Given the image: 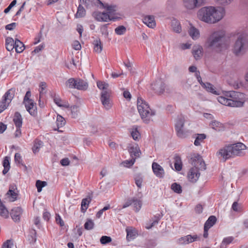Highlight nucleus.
<instances>
[{"mask_svg": "<svg viewBox=\"0 0 248 248\" xmlns=\"http://www.w3.org/2000/svg\"><path fill=\"white\" fill-rule=\"evenodd\" d=\"M232 208L233 211L236 212H240L242 209L241 205L236 202L233 203Z\"/></svg>", "mask_w": 248, "mask_h": 248, "instance_id": "obj_57", "label": "nucleus"}, {"mask_svg": "<svg viewBox=\"0 0 248 248\" xmlns=\"http://www.w3.org/2000/svg\"><path fill=\"white\" fill-rule=\"evenodd\" d=\"M97 87L100 89L104 91H109L108 88L109 86L108 84L104 82L99 81L97 82Z\"/></svg>", "mask_w": 248, "mask_h": 248, "instance_id": "obj_48", "label": "nucleus"}, {"mask_svg": "<svg viewBox=\"0 0 248 248\" xmlns=\"http://www.w3.org/2000/svg\"><path fill=\"white\" fill-rule=\"evenodd\" d=\"M135 162V158H132V159L130 160H125L123 162L122 164L124 167H130L132 166Z\"/></svg>", "mask_w": 248, "mask_h": 248, "instance_id": "obj_56", "label": "nucleus"}, {"mask_svg": "<svg viewBox=\"0 0 248 248\" xmlns=\"http://www.w3.org/2000/svg\"><path fill=\"white\" fill-rule=\"evenodd\" d=\"M190 163L194 166L189 169L187 174V178L191 183H196L199 179L200 173V170L206 169L205 164L202 157L198 154H194L190 159Z\"/></svg>", "mask_w": 248, "mask_h": 248, "instance_id": "obj_2", "label": "nucleus"}, {"mask_svg": "<svg viewBox=\"0 0 248 248\" xmlns=\"http://www.w3.org/2000/svg\"><path fill=\"white\" fill-rule=\"evenodd\" d=\"M43 142L39 140L38 139H36L34 141V144L32 148V150L33 153L36 154L38 152L39 149L42 146Z\"/></svg>", "mask_w": 248, "mask_h": 248, "instance_id": "obj_41", "label": "nucleus"}, {"mask_svg": "<svg viewBox=\"0 0 248 248\" xmlns=\"http://www.w3.org/2000/svg\"><path fill=\"white\" fill-rule=\"evenodd\" d=\"M203 87L205 88L208 92L213 94H219V92L216 90L214 86L209 83H203Z\"/></svg>", "mask_w": 248, "mask_h": 248, "instance_id": "obj_37", "label": "nucleus"}, {"mask_svg": "<svg viewBox=\"0 0 248 248\" xmlns=\"http://www.w3.org/2000/svg\"><path fill=\"white\" fill-rule=\"evenodd\" d=\"M233 240V237L232 236H229L224 238L222 241L220 245V248H227V246L231 244Z\"/></svg>", "mask_w": 248, "mask_h": 248, "instance_id": "obj_40", "label": "nucleus"}, {"mask_svg": "<svg viewBox=\"0 0 248 248\" xmlns=\"http://www.w3.org/2000/svg\"><path fill=\"white\" fill-rule=\"evenodd\" d=\"M54 101L57 105L59 107H64V108H68V104L67 102H64L61 100L59 97H55L54 98Z\"/></svg>", "mask_w": 248, "mask_h": 248, "instance_id": "obj_43", "label": "nucleus"}, {"mask_svg": "<svg viewBox=\"0 0 248 248\" xmlns=\"http://www.w3.org/2000/svg\"><path fill=\"white\" fill-rule=\"evenodd\" d=\"M205 0H183L184 6L187 9L193 10L202 5Z\"/></svg>", "mask_w": 248, "mask_h": 248, "instance_id": "obj_11", "label": "nucleus"}, {"mask_svg": "<svg viewBox=\"0 0 248 248\" xmlns=\"http://www.w3.org/2000/svg\"><path fill=\"white\" fill-rule=\"evenodd\" d=\"M174 167L177 171H180L182 169V162L179 156H175L174 157Z\"/></svg>", "mask_w": 248, "mask_h": 248, "instance_id": "obj_39", "label": "nucleus"}, {"mask_svg": "<svg viewBox=\"0 0 248 248\" xmlns=\"http://www.w3.org/2000/svg\"><path fill=\"white\" fill-rule=\"evenodd\" d=\"M46 185L47 183L46 181H42L41 180H37L35 184L38 192H40L42 190V188Z\"/></svg>", "mask_w": 248, "mask_h": 248, "instance_id": "obj_47", "label": "nucleus"}, {"mask_svg": "<svg viewBox=\"0 0 248 248\" xmlns=\"http://www.w3.org/2000/svg\"><path fill=\"white\" fill-rule=\"evenodd\" d=\"M94 227V223L91 219H88L84 224V228L86 230H90L93 229Z\"/></svg>", "mask_w": 248, "mask_h": 248, "instance_id": "obj_52", "label": "nucleus"}, {"mask_svg": "<svg viewBox=\"0 0 248 248\" xmlns=\"http://www.w3.org/2000/svg\"><path fill=\"white\" fill-rule=\"evenodd\" d=\"M184 123L185 118L183 116H181L177 119L175 124V129L177 135L181 138H184L186 137V133L183 130Z\"/></svg>", "mask_w": 248, "mask_h": 248, "instance_id": "obj_8", "label": "nucleus"}, {"mask_svg": "<svg viewBox=\"0 0 248 248\" xmlns=\"http://www.w3.org/2000/svg\"><path fill=\"white\" fill-rule=\"evenodd\" d=\"M199 19L209 24H214L220 21L222 16H199Z\"/></svg>", "mask_w": 248, "mask_h": 248, "instance_id": "obj_21", "label": "nucleus"}, {"mask_svg": "<svg viewBox=\"0 0 248 248\" xmlns=\"http://www.w3.org/2000/svg\"><path fill=\"white\" fill-rule=\"evenodd\" d=\"M78 79H75L74 78L69 79L67 82V85L70 88H76V84H77Z\"/></svg>", "mask_w": 248, "mask_h": 248, "instance_id": "obj_51", "label": "nucleus"}, {"mask_svg": "<svg viewBox=\"0 0 248 248\" xmlns=\"http://www.w3.org/2000/svg\"><path fill=\"white\" fill-rule=\"evenodd\" d=\"M13 246L12 241L11 240H7L3 244L2 248H12Z\"/></svg>", "mask_w": 248, "mask_h": 248, "instance_id": "obj_60", "label": "nucleus"}, {"mask_svg": "<svg viewBox=\"0 0 248 248\" xmlns=\"http://www.w3.org/2000/svg\"><path fill=\"white\" fill-rule=\"evenodd\" d=\"M225 96L217 97L218 101L221 104L232 107H241L245 102V94L243 93L230 91L226 92Z\"/></svg>", "mask_w": 248, "mask_h": 248, "instance_id": "obj_1", "label": "nucleus"}, {"mask_svg": "<svg viewBox=\"0 0 248 248\" xmlns=\"http://www.w3.org/2000/svg\"><path fill=\"white\" fill-rule=\"evenodd\" d=\"M225 35V32L223 31L213 32L208 39V46L216 49L217 51H221L227 49L229 43L226 41Z\"/></svg>", "mask_w": 248, "mask_h": 248, "instance_id": "obj_3", "label": "nucleus"}, {"mask_svg": "<svg viewBox=\"0 0 248 248\" xmlns=\"http://www.w3.org/2000/svg\"><path fill=\"white\" fill-rule=\"evenodd\" d=\"M126 28L124 26H120L115 29V32L117 35H121L124 34L126 32Z\"/></svg>", "mask_w": 248, "mask_h": 248, "instance_id": "obj_50", "label": "nucleus"}, {"mask_svg": "<svg viewBox=\"0 0 248 248\" xmlns=\"http://www.w3.org/2000/svg\"><path fill=\"white\" fill-rule=\"evenodd\" d=\"M5 196L10 202H14L16 201L18 196L16 186H10L9 189L6 193Z\"/></svg>", "mask_w": 248, "mask_h": 248, "instance_id": "obj_14", "label": "nucleus"}, {"mask_svg": "<svg viewBox=\"0 0 248 248\" xmlns=\"http://www.w3.org/2000/svg\"><path fill=\"white\" fill-rule=\"evenodd\" d=\"M9 211L0 200V216L4 218H7L9 217Z\"/></svg>", "mask_w": 248, "mask_h": 248, "instance_id": "obj_34", "label": "nucleus"}, {"mask_svg": "<svg viewBox=\"0 0 248 248\" xmlns=\"http://www.w3.org/2000/svg\"><path fill=\"white\" fill-rule=\"evenodd\" d=\"M16 90L15 88H11L8 90L3 95L2 99L7 103L10 104L15 94Z\"/></svg>", "mask_w": 248, "mask_h": 248, "instance_id": "obj_20", "label": "nucleus"}, {"mask_svg": "<svg viewBox=\"0 0 248 248\" xmlns=\"http://www.w3.org/2000/svg\"><path fill=\"white\" fill-rule=\"evenodd\" d=\"M202 48L199 45L194 46L193 48L192 54L195 59L198 60L202 56Z\"/></svg>", "mask_w": 248, "mask_h": 248, "instance_id": "obj_26", "label": "nucleus"}, {"mask_svg": "<svg viewBox=\"0 0 248 248\" xmlns=\"http://www.w3.org/2000/svg\"><path fill=\"white\" fill-rule=\"evenodd\" d=\"M110 208V206L109 204L107 205V206H105L103 208L100 210L96 214V217L97 218H100L102 215H103V213L104 211L108 210Z\"/></svg>", "mask_w": 248, "mask_h": 248, "instance_id": "obj_54", "label": "nucleus"}, {"mask_svg": "<svg viewBox=\"0 0 248 248\" xmlns=\"http://www.w3.org/2000/svg\"><path fill=\"white\" fill-rule=\"evenodd\" d=\"M231 146L232 148V157L241 155L242 154V151L246 148V146L241 142H238L236 144H232L231 145Z\"/></svg>", "mask_w": 248, "mask_h": 248, "instance_id": "obj_13", "label": "nucleus"}, {"mask_svg": "<svg viewBox=\"0 0 248 248\" xmlns=\"http://www.w3.org/2000/svg\"><path fill=\"white\" fill-rule=\"evenodd\" d=\"M56 221L57 224H59L61 227L64 225V223L61 217L59 214L56 215Z\"/></svg>", "mask_w": 248, "mask_h": 248, "instance_id": "obj_62", "label": "nucleus"}, {"mask_svg": "<svg viewBox=\"0 0 248 248\" xmlns=\"http://www.w3.org/2000/svg\"><path fill=\"white\" fill-rule=\"evenodd\" d=\"M126 232L127 233L126 238L128 241L134 239L138 235V231L133 227H127Z\"/></svg>", "mask_w": 248, "mask_h": 248, "instance_id": "obj_23", "label": "nucleus"}, {"mask_svg": "<svg viewBox=\"0 0 248 248\" xmlns=\"http://www.w3.org/2000/svg\"><path fill=\"white\" fill-rule=\"evenodd\" d=\"M232 148H231V145L225 146L224 147L220 149L219 151L217 153V155H220L225 160L229 159L232 157Z\"/></svg>", "mask_w": 248, "mask_h": 248, "instance_id": "obj_10", "label": "nucleus"}, {"mask_svg": "<svg viewBox=\"0 0 248 248\" xmlns=\"http://www.w3.org/2000/svg\"><path fill=\"white\" fill-rule=\"evenodd\" d=\"M171 189L176 193L180 194L182 192V186L177 183L172 184Z\"/></svg>", "mask_w": 248, "mask_h": 248, "instance_id": "obj_46", "label": "nucleus"}, {"mask_svg": "<svg viewBox=\"0 0 248 248\" xmlns=\"http://www.w3.org/2000/svg\"><path fill=\"white\" fill-rule=\"evenodd\" d=\"M22 212V209L20 207H16L12 209L10 215L13 220L15 222L19 221Z\"/></svg>", "mask_w": 248, "mask_h": 248, "instance_id": "obj_17", "label": "nucleus"}, {"mask_svg": "<svg viewBox=\"0 0 248 248\" xmlns=\"http://www.w3.org/2000/svg\"><path fill=\"white\" fill-rule=\"evenodd\" d=\"M206 138V135L204 134H198V136L195 140L194 144L196 146L200 145L201 142Z\"/></svg>", "mask_w": 248, "mask_h": 248, "instance_id": "obj_49", "label": "nucleus"}, {"mask_svg": "<svg viewBox=\"0 0 248 248\" xmlns=\"http://www.w3.org/2000/svg\"><path fill=\"white\" fill-rule=\"evenodd\" d=\"M92 199L90 197L82 199L81 203V211L85 213L89 207V205L91 202Z\"/></svg>", "mask_w": 248, "mask_h": 248, "instance_id": "obj_29", "label": "nucleus"}, {"mask_svg": "<svg viewBox=\"0 0 248 248\" xmlns=\"http://www.w3.org/2000/svg\"><path fill=\"white\" fill-rule=\"evenodd\" d=\"M153 172L158 178H163L165 174L163 168L158 163L153 162L152 165Z\"/></svg>", "mask_w": 248, "mask_h": 248, "instance_id": "obj_15", "label": "nucleus"}, {"mask_svg": "<svg viewBox=\"0 0 248 248\" xmlns=\"http://www.w3.org/2000/svg\"><path fill=\"white\" fill-rule=\"evenodd\" d=\"M15 40L12 37H8L5 40V46L7 50L9 51H12L15 48Z\"/></svg>", "mask_w": 248, "mask_h": 248, "instance_id": "obj_28", "label": "nucleus"}, {"mask_svg": "<svg viewBox=\"0 0 248 248\" xmlns=\"http://www.w3.org/2000/svg\"><path fill=\"white\" fill-rule=\"evenodd\" d=\"M212 128L216 131H221L224 129V126L221 123L217 121H213L210 123Z\"/></svg>", "mask_w": 248, "mask_h": 248, "instance_id": "obj_36", "label": "nucleus"}, {"mask_svg": "<svg viewBox=\"0 0 248 248\" xmlns=\"http://www.w3.org/2000/svg\"><path fill=\"white\" fill-rule=\"evenodd\" d=\"M130 133L132 137L135 140H139L140 137V133L136 127L132 128L130 131Z\"/></svg>", "mask_w": 248, "mask_h": 248, "instance_id": "obj_44", "label": "nucleus"}, {"mask_svg": "<svg viewBox=\"0 0 248 248\" xmlns=\"http://www.w3.org/2000/svg\"><path fill=\"white\" fill-rule=\"evenodd\" d=\"M9 159L10 158L8 156H5L4 158V160L3 161L2 163L3 166L4 167V169L2 171V173L3 174H6L10 168Z\"/></svg>", "mask_w": 248, "mask_h": 248, "instance_id": "obj_38", "label": "nucleus"}, {"mask_svg": "<svg viewBox=\"0 0 248 248\" xmlns=\"http://www.w3.org/2000/svg\"><path fill=\"white\" fill-rule=\"evenodd\" d=\"M217 222V218L215 216H211L209 217L205 222L204 227L207 229L211 228Z\"/></svg>", "mask_w": 248, "mask_h": 248, "instance_id": "obj_32", "label": "nucleus"}, {"mask_svg": "<svg viewBox=\"0 0 248 248\" xmlns=\"http://www.w3.org/2000/svg\"><path fill=\"white\" fill-rule=\"evenodd\" d=\"M153 89L158 94H161L164 92L165 88V84L161 80H159L152 85Z\"/></svg>", "mask_w": 248, "mask_h": 248, "instance_id": "obj_18", "label": "nucleus"}, {"mask_svg": "<svg viewBox=\"0 0 248 248\" xmlns=\"http://www.w3.org/2000/svg\"><path fill=\"white\" fill-rule=\"evenodd\" d=\"M133 201L132 205H133L134 210L135 212H138L140 211L142 206V201L139 198L133 197Z\"/></svg>", "mask_w": 248, "mask_h": 248, "instance_id": "obj_31", "label": "nucleus"}, {"mask_svg": "<svg viewBox=\"0 0 248 248\" xmlns=\"http://www.w3.org/2000/svg\"><path fill=\"white\" fill-rule=\"evenodd\" d=\"M99 5L98 7L102 10V16H114L118 14V7L114 4L103 3L100 0H96Z\"/></svg>", "mask_w": 248, "mask_h": 248, "instance_id": "obj_6", "label": "nucleus"}, {"mask_svg": "<svg viewBox=\"0 0 248 248\" xmlns=\"http://www.w3.org/2000/svg\"><path fill=\"white\" fill-rule=\"evenodd\" d=\"M142 22L148 27L154 28L156 26V22L154 16H142Z\"/></svg>", "mask_w": 248, "mask_h": 248, "instance_id": "obj_22", "label": "nucleus"}, {"mask_svg": "<svg viewBox=\"0 0 248 248\" xmlns=\"http://www.w3.org/2000/svg\"><path fill=\"white\" fill-rule=\"evenodd\" d=\"M129 152L132 157L135 159L137 157H139L141 154L140 148L138 145L136 144L130 147Z\"/></svg>", "mask_w": 248, "mask_h": 248, "instance_id": "obj_19", "label": "nucleus"}, {"mask_svg": "<svg viewBox=\"0 0 248 248\" xmlns=\"http://www.w3.org/2000/svg\"><path fill=\"white\" fill-rule=\"evenodd\" d=\"M86 12L84 7L80 5H79L78 8V11L76 16H83L85 15Z\"/></svg>", "mask_w": 248, "mask_h": 248, "instance_id": "obj_58", "label": "nucleus"}, {"mask_svg": "<svg viewBox=\"0 0 248 248\" xmlns=\"http://www.w3.org/2000/svg\"><path fill=\"white\" fill-rule=\"evenodd\" d=\"M100 241L102 244L105 245L110 242L112 239L109 236H103L101 237Z\"/></svg>", "mask_w": 248, "mask_h": 248, "instance_id": "obj_55", "label": "nucleus"}, {"mask_svg": "<svg viewBox=\"0 0 248 248\" xmlns=\"http://www.w3.org/2000/svg\"><path fill=\"white\" fill-rule=\"evenodd\" d=\"M95 19L100 22L115 21L121 19L120 16H95Z\"/></svg>", "mask_w": 248, "mask_h": 248, "instance_id": "obj_25", "label": "nucleus"}, {"mask_svg": "<svg viewBox=\"0 0 248 248\" xmlns=\"http://www.w3.org/2000/svg\"><path fill=\"white\" fill-rule=\"evenodd\" d=\"M198 16H213L214 14L223 15L225 10L223 7H215L212 6H205L201 8L198 12Z\"/></svg>", "mask_w": 248, "mask_h": 248, "instance_id": "obj_7", "label": "nucleus"}, {"mask_svg": "<svg viewBox=\"0 0 248 248\" xmlns=\"http://www.w3.org/2000/svg\"><path fill=\"white\" fill-rule=\"evenodd\" d=\"M88 87V84L87 82L81 79H78L76 89L79 90H86L87 89Z\"/></svg>", "mask_w": 248, "mask_h": 248, "instance_id": "obj_33", "label": "nucleus"}, {"mask_svg": "<svg viewBox=\"0 0 248 248\" xmlns=\"http://www.w3.org/2000/svg\"><path fill=\"white\" fill-rule=\"evenodd\" d=\"M248 37L244 33H241L235 42L233 51L236 55H239L243 53L248 47Z\"/></svg>", "mask_w": 248, "mask_h": 248, "instance_id": "obj_5", "label": "nucleus"}, {"mask_svg": "<svg viewBox=\"0 0 248 248\" xmlns=\"http://www.w3.org/2000/svg\"><path fill=\"white\" fill-rule=\"evenodd\" d=\"M199 240V237L197 235L193 236L191 235H187L179 238L178 242L180 244L184 245Z\"/></svg>", "mask_w": 248, "mask_h": 248, "instance_id": "obj_16", "label": "nucleus"}, {"mask_svg": "<svg viewBox=\"0 0 248 248\" xmlns=\"http://www.w3.org/2000/svg\"><path fill=\"white\" fill-rule=\"evenodd\" d=\"M71 113L73 118H76L78 115V107L77 106H73L71 108Z\"/></svg>", "mask_w": 248, "mask_h": 248, "instance_id": "obj_59", "label": "nucleus"}, {"mask_svg": "<svg viewBox=\"0 0 248 248\" xmlns=\"http://www.w3.org/2000/svg\"><path fill=\"white\" fill-rule=\"evenodd\" d=\"M72 46L73 48L77 50H79L81 48V45L78 41H74L72 44Z\"/></svg>", "mask_w": 248, "mask_h": 248, "instance_id": "obj_64", "label": "nucleus"}, {"mask_svg": "<svg viewBox=\"0 0 248 248\" xmlns=\"http://www.w3.org/2000/svg\"><path fill=\"white\" fill-rule=\"evenodd\" d=\"M56 124L58 128H60L65 125V120L63 117L61 115H58L57 116Z\"/></svg>", "mask_w": 248, "mask_h": 248, "instance_id": "obj_45", "label": "nucleus"}, {"mask_svg": "<svg viewBox=\"0 0 248 248\" xmlns=\"http://www.w3.org/2000/svg\"><path fill=\"white\" fill-rule=\"evenodd\" d=\"M171 27L174 31L177 33H180L181 31V26L179 21L175 19L171 21Z\"/></svg>", "mask_w": 248, "mask_h": 248, "instance_id": "obj_35", "label": "nucleus"}, {"mask_svg": "<svg viewBox=\"0 0 248 248\" xmlns=\"http://www.w3.org/2000/svg\"><path fill=\"white\" fill-rule=\"evenodd\" d=\"M25 46L23 43L18 39H16L15 42V48L17 53L22 52L25 49Z\"/></svg>", "mask_w": 248, "mask_h": 248, "instance_id": "obj_30", "label": "nucleus"}, {"mask_svg": "<svg viewBox=\"0 0 248 248\" xmlns=\"http://www.w3.org/2000/svg\"><path fill=\"white\" fill-rule=\"evenodd\" d=\"M110 93V91H104L101 93L100 97L101 101L104 107L107 109H110L112 105L109 99Z\"/></svg>", "mask_w": 248, "mask_h": 248, "instance_id": "obj_9", "label": "nucleus"}, {"mask_svg": "<svg viewBox=\"0 0 248 248\" xmlns=\"http://www.w3.org/2000/svg\"><path fill=\"white\" fill-rule=\"evenodd\" d=\"M13 121L16 127H21L23 123V118L19 112H16L14 114Z\"/></svg>", "mask_w": 248, "mask_h": 248, "instance_id": "obj_24", "label": "nucleus"}, {"mask_svg": "<svg viewBox=\"0 0 248 248\" xmlns=\"http://www.w3.org/2000/svg\"><path fill=\"white\" fill-rule=\"evenodd\" d=\"M191 27L188 31L189 35L193 40H196L200 37V31L198 29L192 26L191 24Z\"/></svg>", "mask_w": 248, "mask_h": 248, "instance_id": "obj_27", "label": "nucleus"}, {"mask_svg": "<svg viewBox=\"0 0 248 248\" xmlns=\"http://www.w3.org/2000/svg\"><path fill=\"white\" fill-rule=\"evenodd\" d=\"M15 161L16 163L18 164H22V157L19 153H16L15 155Z\"/></svg>", "mask_w": 248, "mask_h": 248, "instance_id": "obj_63", "label": "nucleus"}, {"mask_svg": "<svg viewBox=\"0 0 248 248\" xmlns=\"http://www.w3.org/2000/svg\"><path fill=\"white\" fill-rule=\"evenodd\" d=\"M137 106L138 112L141 119L145 123H149L152 121V117L155 114V112L152 110L149 104L141 97L137 99Z\"/></svg>", "mask_w": 248, "mask_h": 248, "instance_id": "obj_4", "label": "nucleus"}, {"mask_svg": "<svg viewBox=\"0 0 248 248\" xmlns=\"http://www.w3.org/2000/svg\"><path fill=\"white\" fill-rule=\"evenodd\" d=\"M16 0H13L11 3L10 4V5L8 6V7L7 8H6L4 11V12L5 14H7L10 11V10L14 6L16 5Z\"/></svg>", "mask_w": 248, "mask_h": 248, "instance_id": "obj_61", "label": "nucleus"}, {"mask_svg": "<svg viewBox=\"0 0 248 248\" xmlns=\"http://www.w3.org/2000/svg\"><path fill=\"white\" fill-rule=\"evenodd\" d=\"M9 105V103L2 99V100L0 102V113L5 110Z\"/></svg>", "mask_w": 248, "mask_h": 248, "instance_id": "obj_53", "label": "nucleus"}, {"mask_svg": "<svg viewBox=\"0 0 248 248\" xmlns=\"http://www.w3.org/2000/svg\"><path fill=\"white\" fill-rule=\"evenodd\" d=\"M27 111L32 116H36L37 115L36 104L33 100H29L23 102Z\"/></svg>", "mask_w": 248, "mask_h": 248, "instance_id": "obj_12", "label": "nucleus"}, {"mask_svg": "<svg viewBox=\"0 0 248 248\" xmlns=\"http://www.w3.org/2000/svg\"><path fill=\"white\" fill-rule=\"evenodd\" d=\"M93 45H94V50L96 53H100L102 50V45L101 44V42L100 40H94L93 42Z\"/></svg>", "mask_w": 248, "mask_h": 248, "instance_id": "obj_42", "label": "nucleus"}]
</instances>
